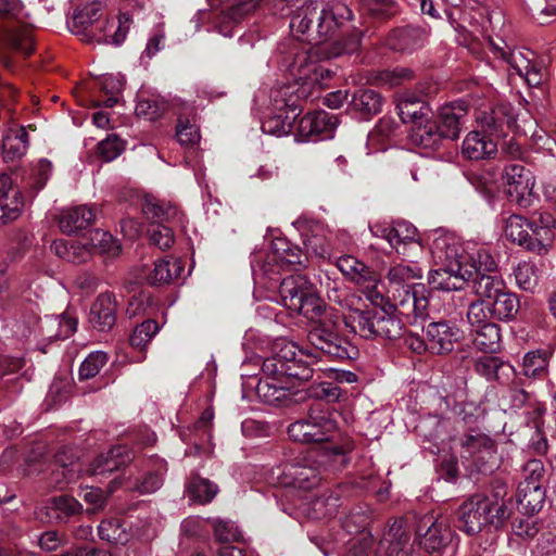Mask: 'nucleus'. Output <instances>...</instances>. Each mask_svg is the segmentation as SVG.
I'll return each instance as SVG.
<instances>
[{
	"label": "nucleus",
	"mask_w": 556,
	"mask_h": 556,
	"mask_svg": "<svg viewBox=\"0 0 556 556\" xmlns=\"http://www.w3.org/2000/svg\"><path fill=\"white\" fill-rule=\"evenodd\" d=\"M51 250L59 257L73 264L85 263L91 257V248L87 240H55Z\"/></svg>",
	"instance_id": "37"
},
{
	"label": "nucleus",
	"mask_w": 556,
	"mask_h": 556,
	"mask_svg": "<svg viewBox=\"0 0 556 556\" xmlns=\"http://www.w3.org/2000/svg\"><path fill=\"white\" fill-rule=\"evenodd\" d=\"M502 56L529 86H540L546 79V67L532 50H514L509 54L502 51Z\"/></svg>",
	"instance_id": "13"
},
{
	"label": "nucleus",
	"mask_w": 556,
	"mask_h": 556,
	"mask_svg": "<svg viewBox=\"0 0 556 556\" xmlns=\"http://www.w3.org/2000/svg\"><path fill=\"white\" fill-rule=\"evenodd\" d=\"M397 110L404 123H412L415 126L429 119V108L422 101H409L408 98H401L397 102Z\"/></svg>",
	"instance_id": "52"
},
{
	"label": "nucleus",
	"mask_w": 556,
	"mask_h": 556,
	"mask_svg": "<svg viewBox=\"0 0 556 556\" xmlns=\"http://www.w3.org/2000/svg\"><path fill=\"white\" fill-rule=\"evenodd\" d=\"M104 12L105 4L101 1L86 4L74 14L70 25L72 33L88 43L121 45L126 38L131 24V17L128 13H121L118 15L117 30L114 35H109L106 34V28L110 23L102 25Z\"/></svg>",
	"instance_id": "2"
},
{
	"label": "nucleus",
	"mask_w": 556,
	"mask_h": 556,
	"mask_svg": "<svg viewBox=\"0 0 556 556\" xmlns=\"http://www.w3.org/2000/svg\"><path fill=\"white\" fill-rule=\"evenodd\" d=\"M421 277V268L416 263L394 264L387 273V279L390 286L388 290L404 288L405 286H417L418 283H412V281L420 279Z\"/></svg>",
	"instance_id": "42"
},
{
	"label": "nucleus",
	"mask_w": 556,
	"mask_h": 556,
	"mask_svg": "<svg viewBox=\"0 0 556 556\" xmlns=\"http://www.w3.org/2000/svg\"><path fill=\"white\" fill-rule=\"evenodd\" d=\"M505 181L511 201L525 207L531 204L534 179L529 169L519 164H511L505 168Z\"/></svg>",
	"instance_id": "15"
},
{
	"label": "nucleus",
	"mask_w": 556,
	"mask_h": 556,
	"mask_svg": "<svg viewBox=\"0 0 556 556\" xmlns=\"http://www.w3.org/2000/svg\"><path fill=\"white\" fill-rule=\"evenodd\" d=\"M551 353L546 350L528 352L522 359V372L528 378L541 379L546 376Z\"/></svg>",
	"instance_id": "49"
},
{
	"label": "nucleus",
	"mask_w": 556,
	"mask_h": 556,
	"mask_svg": "<svg viewBox=\"0 0 556 556\" xmlns=\"http://www.w3.org/2000/svg\"><path fill=\"white\" fill-rule=\"evenodd\" d=\"M5 50H13L28 55L34 50L31 29L28 27H14L0 31V56Z\"/></svg>",
	"instance_id": "32"
},
{
	"label": "nucleus",
	"mask_w": 556,
	"mask_h": 556,
	"mask_svg": "<svg viewBox=\"0 0 556 556\" xmlns=\"http://www.w3.org/2000/svg\"><path fill=\"white\" fill-rule=\"evenodd\" d=\"M182 270L184 265L179 258L162 260L155 263L148 279L151 285L170 283L181 275Z\"/></svg>",
	"instance_id": "48"
},
{
	"label": "nucleus",
	"mask_w": 556,
	"mask_h": 556,
	"mask_svg": "<svg viewBox=\"0 0 556 556\" xmlns=\"http://www.w3.org/2000/svg\"><path fill=\"white\" fill-rule=\"evenodd\" d=\"M517 287L527 292H534L540 280L538 265L530 261L518 263L513 270Z\"/></svg>",
	"instance_id": "55"
},
{
	"label": "nucleus",
	"mask_w": 556,
	"mask_h": 556,
	"mask_svg": "<svg viewBox=\"0 0 556 556\" xmlns=\"http://www.w3.org/2000/svg\"><path fill=\"white\" fill-rule=\"evenodd\" d=\"M408 541L409 535L405 530V521L400 519L390 526L381 543H388V548L390 549L391 555H393L394 553L402 551Z\"/></svg>",
	"instance_id": "60"
},
{
	"label": "nucleus",
	"mask_w": 556,
	"mask_h": 556,
	"mask_svg": "<svg viewBox=\"0 0 556 556\" xmlns=\"http://www.w3.org/2000/svg\"><path fill=\"white\" fill-rule=\"evenodd\" d=\"M475 331L473 344L482 352L493 353L500 348L501 330L494 323L485 324L472 329Z\"/></svg>",
	"instance_id": "50"
},
{
	"label": "nucleus",
	"mask_w": 556,
	"mask_h": 556,
	"mask_svg": "<svg viewBox=\"0 0 556 556\" xmlns=\"http://www.w3.org/2000/svg\"><path fill=\"white\" fill-rule=\"evenodd\" d=\"M154 467L155 470L149 471L141 480L136 479L127 488L141 494H150L159 490L163 484V475L166 472L167 466L163 459H157Z\"/></svg>",
	"instance_id": "53"
},
{
	"label": "nucleus",
	"mask_w": 556,
	"mask_h": 556,
	"mask_svg": "<svg viewBox=\"0 0 556 556\" xmlns=\"http://www.w3.org/2000/svg\"><path fill=\"white\" fill-rule=\"evenodd\" d=\"M462 457L471 460L480 471H491L496 464V445L484 433L468 434L462 441Z\"/></svg>",
	"instance_id": "11"
},
{
	"label": "nucleus",
	"mask_w": 556,
	"mask_h": 556,
	"mask_svg": "<svg viewBox=\"0 0 556 556\" xmlns=\"http://www.w3.org/2000/svg\"><path fill=\"white\" fill-rule=\"evenodd\" d=\"M306 256L302 250L283 238H277L271 243V251L263 265L264 274H276L275 266L295 267L302 266Z\"/></svg>",
	"instance_id": "20"
},
{
	"label": "nucleus",
	"mask_w": 556,
	"mask_h": 556,
	"mask_svg": "<svg viewBox=\"0 0 556 556\" xmlns=\"http://www.w3.org/2000/svg\"><path fill=\"white\" fill-rule=\"evenodd\" d=\"M23 367V361L16 357H4L1 361V378L0 387L7 388L11 392H18L22 390V382L18 377L14 375Z\"/></svg>",
	"instance_id": "58"
},
{
	"label": "nucleus",
	"mask_w": 556,
	"mask_h": 556,
	"mask_svg": "<svg viewBox=\"0 0 556 556\" xmlns=\"http://www.w3.org/2000/svg\"><path fill=\"white\" fill-rule=\"evenodd\" d=\"M374 308L371 309H351L343 316V321L351 332L358 334L364 339H375L372 325Z\"/></svg>",
	"instance_id": "43"
},
{
	"label": "nucleus",
	"mask_w": 556,
	"mask_h": 556,
	"mask_svg": "<svg viewBox=\"0 0 556 556\" xmlns=\"http://www.w3.org/2000/svg\"><path fill=\"white\" fill-rule=\"evenodd\" d=\"M443 139L437 122L430 119L422 124L413 127L410 132L412 142L425 149H435L439 147L440 141Z\"/></svg>",
	"instance_id": "46"
},
{
	"label": "nucleus",
	"mask_w": 556,
	"mask_h": 556,
	"mask_svg": "<svg viewBox=\"0 0 556 556\" xmlns=\"http://www.w3.org/2000/svg\"><path fill=\"white\" fill-rule=\"evenodd\" d=\"M472 290L477 300L491 303L502 291L506 289L504 280L494 274H481L471 277Z\"/></svg>",
	"instance_id": "41"
},
{
	"label": "nucleus",
	"mask_w": 556,
	"mask_h": 556,
	"mask_svg": "<svg viewBox=\"0 0 556 556\" xmlns=\"http://www.w3.org/2000/svg\"><path fill=\"white\" fill-rule=\"evenodd\" d=\"M330 467L327 458L314 451L308 456L274 467L269 473L271 483L289 488L290 492H308L320 483L319 467Z\"/></svg>",
	"instance_id": "3"
},
{
	"label": "nucleus",
	"mask_w": 556,
	"mask_h": 556,
	"mask_svg": "<svg viewBox=\"0 0 556 556\" xmlns=\"http://www.w3.org/2000/svg\"><path fill=\"white\" fill-rule=\"evenodd\" d=\"M497 151L496 142L479 131L469 132L463 141V155L469 160H483L492 156Z\"/></svg>",
	"instance_id": "34"
},
{
	"label": "nucleus",
	"mask_w": 556,
	"mask_h": 556,
	"mask_svg": "<svg viewBox=\"0 0 556 556\" xmlns=\"http://www.w3.org/2000/svg\"><path fill=\"white\" fill-rule=\"evenodd\" d=\"M493 317L498 320H510L519 311L517 295L506 289L502 291L491 303Z\"/></svg>",
	"instance_id": "51"
},
{
	"label": "nucleus",
	"mask_w": 556,
	"mask_h": 556,
	"mask_svg": "<svg viewBox=\"0 0 556 556\" xmlns=\"http://www.w3.org/2000/svg\"><path fill=\"white\" fill-rule=\"evenodd\" d=\"M504 235L507 240L523 247L528 251H530V245L534 241L530 220L517 214L510 215L506 219Z\"/></svg>",
	"instance_id": "39"
},
{
	"label": "nucleus",
	"mask_w": 556,
	"mask_h": 556,
	"mask_svg": "<svg viewBox=\"0 0 556 556\" xmlns=\"http://www.w3.org/2000/svg\"><path fill=\"white\" fill-rule=\"evenodd\" d=\"M490 308V303L482 300L476 299L469 303L466 317L472 329L491 323V318L494 317Z\"/></svg>",
	"instance_id": "62"
},
{
	"label": "nucleus",
	"mask_w": 556,
	"mask_h": 556,
	"mask_svg": "<svg viewBox=\"0 0 556 556\" xmlns=\"http://www.w3.org/2000/svg\"><path fill=\"white\" fill-rule=\"evenodd\" d=\"M22 192L7 174L0 175V223L16 219L23 208Z\"/></svg>",
	"instance_id": "23"
},
{
	"label": "nucleus",
	"mask_w": 556,
	"mask_h": 556,
	"mask_svg": "<svg viewBox=\"0 0 556 556\" xmlns=\"http://www.w3.org/2000/svg\"><path fill=\"white\" fill-rule=\"evenodd\" d=\"M96 218V212L87 205H79L66 211L60 215V229L65 233H74L87 228Z\"/></svg>",
	"instance_id": "35"
},
{
	"label": "nucleus",
	"mask_w": 556,
	"mask_h": 556,
	"mask_svg": "<svg viewBox=\"0 0 556 556\" xmlns=\"http://www.w3.org/2000/svg\"><path fill=\"white\" fill-rule=\"evenodd\" d=\"M466 112L467 109L463 102H455L441 108L437 124L443 138L454 140L458 137Z\"/></svg>",
	"instance_id": "30"
},
{
	"label": "nucleus",
	"mask_w": 556,
	"mask_h": 556,
	"mask_svg": "<svg viewBox=\"0 0 556 556\" xmlns=\"http://www.w3.org/2000/svg\"><path fill=\"white\" fill-rule=\"evenodd\" d=\"M308 417L317 432H321L324 444L315 450L317 455L327 458L330 468L334 470L343 468L348 463V453L353 450V443L350 440H344L341 443L330 442L332 433L337 430V414L321 404H316L311 407Z\"/></svg>",
	"instance_id": "5"
},
{
	"label": "nucleus",
	"mask_w": 556,
	"mask_h": 556,
	"mask_svg": "<svg viewBox=\"0 0 556 556\" xmlns=\"http://www.w3.org/2000/svg\"><path fill=\"white\" fill-rule=\"evenodd\" d=\"M228 8L219 16L216 29L225 37L232 36V26L252 13L261 0H228Z\"/></svg>",
	"instance_id": "29"
},
{
	"label": "nucleus",
	"mask_w": 556,
	"mask_h": 556,
	"mask_svg": "<svg viewBox=\"0 0 556 556\" xmlns=\"http://www.w3.org/2000/svg\"><path fill=\"white\" fill-rule=\"evenodd\" d=\"M506 517L505 504L497 495L475 494L458 508V528L473 535L486 525L502 522Z\"/></svg>",
	"instance_id": "4"
},
{
	"label": "nucleus",
	"mask_w": 556,
	"mask_h": 556,
	"mask_svg": "<svg viewBox=\"0 0 556 556\" xmlns=\"http://www.w3.org/2000/svg\"><path fill=\"white\" fill-rule=\"evenodd\" d=\"M116 321V302L110 293H101L93 302L89 313V323L99 331L110 330Z\"/></svg>",
	"instance_id": "28"
},
{
	"label": "nucleus",
	"mask_w": 556,
	"mask_h": 556,
	"mask_svg": "<svg viewBox=\"0 0 556 556\" xmlns=\"http://www.w3.org/2000/svg\"><path fill=\"white\" fill-rule=\"evenodd\" d=\"M311 288L312 285L303 275L296 274L283 278L279 286L280 303L288 309L296 305L301 307L299 299L307 294Z\"/></svg>",
	"instance_id": "33"
},
{
	"label": "nucleus",
	"mask_w": 556,
	"mask_h": 556,
	"mask_svg": "<svg viewBox=\"0 0 556 556\" xmlns=\"http://www.w3.org/2000/svg\"><path fill=\"white\" fill-rule=\"evenodd\" d=\"M416 535L427 552H437L451 540V529L443 517L427 514L417 523Z\"/></svg>",
	"instance_id": "12"
},
{
	"label": "nucleus",
	"mask_w": 556,
	"mask_h": 556,
	"mask_svg": "<svg viewBox=\"0 0 556 556\" xmlns=\"http://www.w3.org/2000/svg\"><path fill=\"white\" fill-rule=\"evenodd\" d=\"M288 435L291 440L300 443H323L321 432H317L309 417L298 420L288 427Z\"/></svg>",
	"instance_id": "59"
},
{
	"label": "nucleus",
	"mask_w": 556,
	"mask_h": 556,
	"mask_svg": "<svg viewBox=\"0 0 556 556\" xmlns=\"http://www.w3.org/2000/svg\"><path fill=\"white\" fill-rule=\"evenodd\" d=\"M218 492L216 484L207 479L194 476L186 485V494L192 502L200 504L210 503Z\"/></svg>",
	"instance_id": "54"
},
{
	"label": "nucleus",
	"mask_w": 556,
	"mask_h": 556,
	"mask_svg": "<svg viewBox=\"0 0 556 556\" xmlns=\"http://www.w3.org/2000/svg\"><path fill=\"white\" fill-rule=\"evenodd\" d=\"M388 298L384 296V304L393 313L405 317L408 323L428 315L429 301L424 285L405 286L388 290Z\"/></svg>",
	"instance_id": "10"
},
{
	"label": "nucleus",
	"mask_w": 556,
	"mask_h": 556,
	"mask_svg": "<svg viewBox=\"0 0 556 556\" xmlns=\"http://www.w3.org/2000/svg\"><path fill=\"white\" fill-rule=\"evenodd\" d=\"M338 324L326 313L308 331L309 343L321 353L338 359L353 358L357 349L338 334Z\"/></svg>",
	"instance_id": "8"
},
{
	"label": "nucleus",
	"mask_w": 556,
	"mask_h": 556,
	"mask_svg": "<svg viewBox=\"0 0 556 556\" xmlns=\"http://www.w3.org/2000/svg\"><path fill=\"white\" fill-rule=\"evenodd\" d=\"M526 469L531 471L532 477L519 483L517 502L527 513L533 514L542 508L545 498V491L538 483L543 467L539 460H531Z\"/></svg>",
	"instance_id": "16"
},
{
	"label": "nucleus",
	"mask_w": 556,
	"mask_h": 556,
	"mask_svg": "<svg viewBox=\"0 0 556 556\" xmlns=\"http://www.w3.org/2000/svg\"><path fill=\"white\" fill-rule=\"evenodd\" d=\"M471 277L472 271L468 268L460 270L451 266H437L429 273L428 283L435 290L457 291L462 290Z\"/></svg>",
	"instance_id": "24"
},
{
	"label": "nucleus",
	"mask_w": 556,
	"mask_h": 556,
	"mask_svg": "<svg viewBox=\"0 0 556 556\" xmlns=\"http://www.w3.org/2000/svg\"><path fill=\"white\" fill-rule=\"evenodd\" d=\"M372 315V325L375 339L382 338L394 340L402 336V323L394 316V313L383 303L375 305Z\"/></svg>",
	"instance_id": "31"
},
{
	"label": "nucleus",
	"mask_w": 556,
	"mask_h": 556,
	"mask_svg": "<svg viewBox=\"0 0 556 556\" xmlns=\"http://www.w3.org/2000/svg\"><path fill=\"white\" fill-rule=\"evenodd\" d=\"M417 236V229L406 223V222H397L392 225V235L390 240V247L395 249L399 254L406 255V247L407 245H416L418 247L415 238Z\"/></svg>",
	"instance_id": "56"
},
{
	"label": "nucleus",
	"mask_w": 556,
	"mask_h": 556,
	"mask_svg": "<svg viewBox=\"0 0 556 556\" xmlns=\"http://www.w3.org/2000/svg\"><path fill=\"white\" fill-rule=\"evenodd\" d=\"M3 159L14 162L22 159L28 149V135L25 128L11 131L3 138Z\"/></svg>",
	"instance_id": "47"
},
{
	"label": "nucleus",
	"mask_w": 556,
	"mask_h": 556,
	"mask_svg": "<svg viewBox=\"0 0 556 556\" xmlns=\"http://www.w3.org/2000/svg\"><path fill=\"white\" fill-rule=\"evenodd\" d=\"M43 508L47 511L49 521H66L70 517L81 511V504L72 496L61 495L54 496L47 501Z\"/></svg>",
	"instance_id": "40"
},
{
	"label": "nucleus",
	"mask_w": 556,
	"mask_h": 556,
	"mask_svg": "<svg viewBox=\"0 0 556 556\" xmlns=\"http://www.w3.org/2000/svg\"><path fill=\"white\" fill-rule=\"evenodd\" d=\"M414 78V72L408 67L397 66L392 70L374 71L368 77V83L381 87H397Z\"/></svg>",
	"instance_id": "45"
},
{
	"label": "nucleus",
	"mask_w": 556,
	"mask_h": 556,
	"mask_svg": "<svg viewBox=\"0 0 556 556\" xmlns=\"http://www.w3.org/2000/svg\"><path fill=\"white\" fill-rule=\"evenodd\" d=\"M135 459V454L126 445H116L106 453L100 454L86 468L90 476L104 477L113 471H118L128 466Z\"/></svg>",
	"instance_id": "21"
},
{
	"label": "nucleus",
	"mask_w": 556,
	"mask_h": 556,
	"mask_svg": "<svg viewBox=\"0 0 556 556\" xmlns=\"http://www.w3.org/2000/svg\"><path fill=\"white\" fill-rule=\"evenodd\" d=\"M280 349L265 358L262 371L268 378L286 381L294 388L295 381H307L313 377L312 367L296 354V346L291 342L277 343Z\"/></svg>",
	"instance_id": "6"
},
{
	"label": "nucleus",
	"mask_w": 556,
	"mask_h": 556,
	"mask_svg": "<svg viewBox=\"0 0 556 556\" xmlns=\"http://www.w3.org/2000/svg\"><path fill=\"white\" fill-rule=\"evenodd\" d=\"M353 110L362 114H377L381 110L382 100L378 92L370 89L356 91L350 102Z\"/></svg>",
	"instance_id": "57"
},
{
	"label": "nucleus",
	"mask_w": 556,
	"mask_h": 556,
	"mask_svg": "<svg viewBox=\"0 0 556 556\" xmlns=\"http://www.w3.org/2000/svg\"><path fill=\"white\" fill-rule=\"evenodd\" d=\"M475 371L486 380H495L502 384H508L516 376L513 365L500 357L485 355L475 362Z\"/></svg>",
	"instance_id": "26"
},
{
	"label": "nucleus",
	"mask_w": 556,
	"mask_h": 556,
	"mask_svg": "<svg viewBox=\"0 0 556 556\" xmlns=\"http://www.w3.org/2000/svg\"><path fill=\"white\" fill-rule=\"evenodd\" d=\"M426 31L414 25H407L393 29L388 38L387 45L399 52H413L424 46Z\"/></svg>",
	"instance_id": "27"
},
{
	"label": "nucleus",
	"mask_w": 556,
	"mask_h": 556,
	"mask_svg": "<svg viewBox=\"0 0 556 556\" xmlns=\"http://www.w3.org/2000/svg\"><path fill=\"white\" fill-rule=\"evenodd\" d=\"M289 53L292 60L286 59L285 62L288 72L293 77V86H325L326 81L332 77L333 72L330 68L314 60L315 56L326 58L323 53L315 54L313 48L301 50L293 48Z\"/></svg>",
	"instance_id": "9"
},
{
	"label": "nucleus",
	"mask_w": 556,
	"mask_h": 556,
	"mask_svg": "<svg viewBox=\"0 0 556 556\" xmlns=\"http://www.w3.org/2000/svg\"><path fill=\"white\" fill-rule=\"evenodd\" d=\"M431 255L435 266H451L460 270L467 268V264H465L467 257L464 254V248L451 235H440L433 240Z\"/></svg>",
	"instance_id": "18"
},
{
	"label": "nucleus",
	"mask_w": 556,
	"mask_h": 556,
	"mask_svg": "<svg viewBox=\"0 0 556 556\" xmlns=\"http://www.w3.org/2000/svg\"><path fill=\"white\" fill-rule=\"evenodd\" d=\"M446 426V421L438 415H428L420 418L416 430L427 440H437L441 437Z\"/></svg>",
	"instance_id": "64"
},
{
	"label": "nucleus",
	"mask_w": 556,
	"mask_h": 556,
	"mask_svg": "<svg viewBox=\"0 0 556 556\" xmlns=\"http://www.w3.org/2000/svg\"><path fill=\"white\" fill-rule=\"evenodd\" d=\"M354 283L361 288L366 299L372 305H382L384 303V294L380 289V276L369 266H366L364 271H362L361 275L356 277Z\"/></svg>",
	"instance_id": "44"
},
{
	"label": "nucleus",
	"mask_w": 556,
	"mask_h": 556,
	"mask_svg": "<svg viewBox=\"0 0 556 556\" xmlns=\"http://www.w3.org/2000/svg\"><path fill=\"white\" fill-rule=\"evenodd\" d=\"M301 307H291L290 311L302 314L306 318L314 319L315 317H319V319L327 313L324 312L323 303L319 296L316 295L313 287L307 291L303 298L299 299Z\"/></svg>",
	"instance_id": "61"
},
{
	"label": "nucleus",
	"mask_w": 556,
	"mask_h": 556,
	"mask_svg": "<svg viewBox=\"0 0 556 556\" xmlns=\"http://www.w3.org/2000/svg\"><path fill=\"white\" fill-rule=\"evenodd\" d=\"M300 94L295 86L285 85L270 91V101L275 113L262 123L265 134L282 137L290 134L299 116Z\"/></svg>",
	"instance_id": "7"
},
{
	"label": "nucleus",
	"mask_w": 556,
	"mask_h": 556,
	"mask_svg": "<svg viewBox=\"0 0 556 556\" xmlns=\"http://www.w3.org/2000/svg\"><path fill=\"white\" fill-rule=\"evenodd\" d=\"M462 334L463 332L457 325L448 320L432 321L425 327L429 350L435 354L452 352Z\"/></svg>",
	"instance_id": "17"
},
{
	"label": "nucleus",
	"mask_w": 556,
	"mask_h": 556,
	"mask_svg": "<svg viewBox=\"0 0 556 556\" xmlns=\"http://www.w3.org/2000/svg\"><path fill=\"white\" fill-rule=\"evenodd\" d=\"M40 328L48 339H66L75 332L77 319L68 314L46 316L40 320Z\"/></svg>",
	"instance_id": "38"
},
{
	"label": "nucleus",
	"mask_w": 556,
	"mask_h": 556,
	"mask_svg": "<svg viewBox=\"0 0 556 556\" xmlns=\"http://www.w3.org/2000/svg\"><path fill=\"white\" fill-rule=\"evenodd\" d=\"M530 223L534 236L530 251L538 254L546 253L554 238L553 229H556V219L548 212L540 211L532 214Z\"/></svg>",
	"instance_id": "25"
},
{
	"label": "nucleus",
	"mask_w": 556,
	"mask_h": 556,
	"mask_svg": "<svg viewBox=\"0 0 556 556\" xmlns=\"http://www.w3.org/2000/svg\"><path fill=\"white\" fill-rule=\"evenodd\" d=\"M101 540L112 544H124L128 540V534L118 519L103 520L98 527Z\"/></svg>",
	"instance_id": "63"
},
{
	"label": "nucleus",
	"mask_w": 556,
	"mask_h": 556,
	"mask_svg": "<svg viewBox=\"0 0 556 556\" xmlns=\"http://www.w3.org/2000/svg\"><path fill=\"white\" fill-rule=\"evenodd\" d=\"M341 493L339 490H327L317 494H299V503L294 502V506L309 518L321 519L330 518L340 506Z\"/></svg>",
	"instance_id": "14"
},
{
	"label": "nucleus",
	"mask_w": 556,
	"mask_h": 556,
	"mask_svg": "<svg viewBox=\"0 0 556 556\" xmlns=\"http://www.w3.org/2000/svg\"><path fill=\"white\" fill-rule=\"evenodd\" d=\"M477 121L489 136H506L516 127V114L508 103H501L490 112H481Z\"/></svg>",
	"instance_id": "22"
},
{
	"label": "nucleus",
	"mask_w": 556,
	"mask_h": 556,
	"mask_svg": "<svg viewBox=\"0 0 556 556\" xmlns=\"http://www.w3.org/2000/svg\"><path fill=\"white\" fill-rule=\"evenodd\" d=\"M351 17L350 8L342 2L306 1L292 14L290 30L295 39L311 45L315 54L336 58L343 53H354L359 47L358 34L352 35L344 43L324 46Z\"/></svg>",
	"instance_id": "1"
},
{
	"label": "nucleus",
	"mask_w": 556,
	"mask_h": 556,
	"mask_svg": "<svg viewBox=\"0 0 556 556\" xmlns=\"http://www.w3.org/2000/svg\"><path fill=\"white\" fill-rule=\"evenodd\" d=\"M291 386L286 381H278L274 378L261 379L256 386L258 397L269 405H283L292 395Z\"/></svg>",
	"instance_id": "36"
},
{
	"label": "nucleus",
	"mask_w": 556,
	"mask_h": 556,
	"mask_svg": "<svg viewBox=\"0 0 556 556\" xmlns=\"http://www.w3.org/2000/svg\"><path fill=\"white\" fill-rule=\"evenodd\" d=\"M338 126L336 115L325 111L309 113L299 122L298 141L317 140L318 138H330Z\"/></svg>",
	"instance_id": "19"
}]
</instances>
